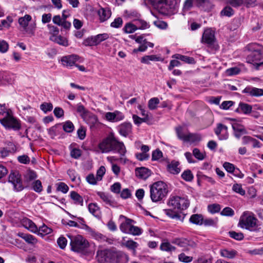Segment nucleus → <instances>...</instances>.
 <instances>
[{"mask_svg":"<svg viewBox=\"0 0 263 263\" xmlns=\"http://www.w3.org/2000/svg\"><path fill=\"white\" fill-rule=\"evenodd\" d=\"M98 148L102 153L117 151L121 156H124L126 152L124 143L117 140L112 134L103 139L99 144Z\"/></svg>","mask_w":263,"mask_h":263,"instance_id":"1","label":"nucleus"},{"mask_svg":"<svg viewBox=\"0 0 263 263\" xmlns=\"http://www.w3.org/2000/svg\"><path fill=\"white\" fill-rule=\"evenodd\" d=\"M167 204L172 209L165 210V213L170 217L174 218L177 215L176 211L173 212L172 210L174 211L185 210L189 206L190 202L188 199L184 197L174 196L170 197Z\"/></svg>","mask_w":263,"mask_h":263,"instance_id":"2","label":"nucleus"},{"mask_svg":"<svg viewBox=\"0 0 263 263\" xmlns=\"http://www.w3.org/2000/svg\"><path fill=\"white\" fill-rule=\"evenodd\" d=\"M150 197L152 201L157 202L162 200L168 194L167 184L163 181H157L150 185Z\"/></svg>","mask_w":263,"mask_h":263,"instance_id":"3","label":"nucleus"},{"mask_svg":"<svg viewBox=\"0 0 263 263\" xmlns=\"http://www.w3.org/2000/svg\"><path fill=\"white\" fill-rule=\"evenodd\" d=\"M257 219L253 213L245 211L241 215L238 222V226L251 231H256L257 228Z\"/></svg>","mask_w":263,"mask_h":263,"instance_id":"4","label":"nucleus"},{"mask_svg":"<svg viewBox=\"0 0 263 263\" xmlns=\"http://www.w3.org/2000/svg\"><path fill=\"white\" fill-rule=\"evenodd\" d=\"M67 236L70 240L71 250L73 252L83 253L89 247V242L82 235L71 236L67 234Z\"/></svg>","mask_w":263,"mask_h":263,"instance_id":"5","label":"nucleus"},{"mask_svg":"<svg viewBox=\"0 0 263 263\" xmlns=\"http://www.w3.org/2000/svg\"><path fill=\"white\" fill-rule=\"evenodd\" d=\"M248 47L251 52L247 56V62L253 64H257L262 58L263 47L256 43L249 44Z\"/></svg>","mask_w":263,"mask_h":263,"instance_id":"6","label":"nucleus"},{"mask_svg":"<svg viewBox=\"0 0 263 263\" xmlns=\"http://www.w3.org/2000/svg\"><path fill=\"white\" fill-rule=\"evenodd\" d=\"M193 3L204 11H209L212 9L213 5L209 0H186L183 5V12L188 11L193 7Z\"/></svg>","mask_w":263,"mask_h":263,"instance_id":"7","label":"nucleus"},{"mask_svg":"<svg viewBox=\"0 0 263 263\" xmlns=\"http://www.w3.org/2000/svg\"><path fill=\"white\" fill-rule=\"evenodd\" d=\"M31 21V16L29 14H25L24 16L18 18V23L25 32L33 34L36 28V23L34 21L29 25V23Z\"/></svg>","mask_w":263,"mask_h":263,"instance_id":"8","label":"nucleus"},{"mask_svg":"<svg viewBox=\"0 0 263 263\" xmlns=\"http://www.w3.org/2000/svg\"><path fill=\"white\" fill-rule=\"evenodd\" d=\"M176 130L178 138L184 142L196 143L199 142L201 140V136L199 134L193 133L185 134L182 132V128L181 127H177Z\"/></svg>","mask_w":263,"mask_h":263,"instance_id":"9","label":"nucleus"},{"mask_svg":"<svg viewBox=\"0 0 263 263\" xmlns=\"http://www.w3.org/2000/svg\"><path fill=\"white\" fill-rule=\"evenodd\" d=\"M0 123L6 128L13 129L14 130H19L21 128V124L9 112L3 119H0Z\"/></svg>","mask_w":263,"mask_h":263,"instance_id":"10","label":"nucleus"},{"mask_svg":"<svg viewBox=\"0 0 263 263\" xmlns=\"http://www.w3.org/2000/svg\"><path fill=\"white\" fill-rule=\"evenodd\" d=\"M8 182L13 185L14 190L17 192L24 189L21 176L17 171L10 172L8 177Z\"/></svg>","mask_w":263,"mask_h":263,"instance_id":"11","label":"nucleus"},{"mask_svg":"<svg viewBox=\"0 0 263 263\" xmlns=\"http://www.w3.org/2000/svg\"><path fill=\"white\" fill-rule=\"evenodd\" d=\"M172 242L182 248L184 251L190 250L191 248H194L197 246L196 243L194 241L185 238H175L172 241Z\"/></svg>","mask_w":263,"mask_h":263,"instance_id":"12","label":"nucleus"},{"mask_svg":"<svg viewBox=\"0 0 263 263\" xmlns=\"http://www.w3.org/2000/svg\"><path fill=\"white\" fill-rule=\"evenodd\" d=\"M108 37L109 35L107 33L99 34L97 35L88 37L85 40L84 44L86 46H96L107 40Z\"/></svg>","mask_w":263,"mask_h":263,"instance_id":"13","label":"nucleus"},{"mask_svg":"<svg viewBox=\"0 0 263 263\" xmlns=\"http://www.w3.org/2000/svg\"><path fill=\"white\" fill-rule=\"evenodd\" d=\"M114 250L106 249L104 250H98L97 252V258L100 263L105 262H111L112 260V254Z\"/></svg>","mask_w":263,"mask_h":263,"instance_id":"14","label":"nucleus"},{"mask_svg":"<svg viewBox=\"0 0 263 263\" xmlns=\"http://www.w3.org/2000/svg\"><path fill=\"white\" fill-rule=\"evenodd\" d=\"M148 1L154 8L162 13H165L163 10V8L165 7L169 6L171 8L172 0H148Z\"/></svg>","mask_w":263,"mask_h":263,"instance_id":"15","label":"nucleus"},{"mask_svg":"<svg viewBox=\"0 0 263 263\" xmlns=\"http://www.w3.org/2000/svg\"><path fill=\"white\" fill-rule=\"evenodd\" d=\"M119 219L120 220L122 219H124V221L122 222L120 226V230L124 233H128V231L132 226V222H134V220L122 215L120 216Z\"/></svg>","mask_w":263,"mask_h":263,"instance_id":"16","label":"nucleus"},{"mask_svg":"<svg viewBox=\"0 0 263 263\" xmlns=\"http://www.w3.org/2000/svg\"><path fill=\"white\" fill-rule=\"evenodd\" d=\"M112 260L111 262L126 263L128 260V257L125 254L118 251H113Z\"/></svg>","mask_w":263,"mask_h":263,"instance_id":"17","label":"nucleus"},{"mask_svg":"<svg viewBox=\"0 0 263 263\" xmlns=\"http://www.w3.org/2000/svg\"><path fill=\"white\" fill-rule=\"evenodd\" d=\"M242 92V93H247L251 97H258L263 96V89L252 86H247Z\"/></svg>","mask_w":263,"mask_h":263,"instance_id":"18","label":"nucleus"},{"mask_svg":"<svg viewBox=\"0 0 263 263\" xmlns=\"http://www.w3.org/2000/svg\"><path fill=\"white\" fill-rule=\"evenodd\" d=\"M79 57L75 54L63 57L61 59V63L63 65L66 67H71L75 65L76 62L78 60Z\"/></svg>","mask_w":263,"mask_h":263,"instance_id":"19","label":"nucleus"},{"mask_svg":"<svg viewBox=\"0 0 263 263\" xmlns=\"http://www.w3.org/2000/svg\"><path fill=\"white\" fill-rule=\"evenodd\" d=\"M83 119L89 126L91 129L95 128L98 123L97 117L90 112H89Z\"/></svg>","mask_w":263,"mask_h":263,"instance_id":"20","label":"nucleus"},{"mask_svg":"<svg viewBox=\"0 0 263 263\" xmlns=\"http://www.w3.org/2000/svg\"><path fill=\"white\" fill-rule=\"evenodd\" d=\"M120 134L124 137L127 136L132 131V125L129 122H124L118 127Z\"/></svg>","mask_w":263,"mask_h":263,"instance_id":"21","label":"nucleus"},{"mask_svg":"<svg viewBox=\"0 0 263 263\" xmlns=\"http://www.w3.org/2000/svg\"><path fill=\"white\" fill-rule=\"evenodd\" d=\"M22 224L29 231L36 233L38 232V228L36 224L30 219L24 218L21 221Z\"/></svg>","mask_w":263,"mask_h":263,"instance_id":"22","label":"nucleus"},{"mask_svg":"<svg viewBox=\"0 0 263 263\" xmlns=\"http://www.w3.org/2000/svg\"><path fill=\"white\" fill-rule=\"evenodd\" d=\"M81 228L82 229L85 230L90 235H91L93 238H95L96 239L98 240H105V237L104 236H103L102 234L95 231V230L90 228L86 224L82 223Z\"/></svg>","mask_w":263,"mask_h":263,"instance_id":"23","label":"nucleus"},{"mask_svg":"<svg viewBox=\"0 0 263 263\" xmlns=\"http://www.w3.org/2000/svg\"><path fill=\"white\" fill-rule=\"evenodd\" d=\"M219 253L221 256L228 259H233L238 254L236 250L230 248L221 249Z\"/></svg>","mask_w":263,"mask_h":263,"instance_id":"24","label":"nucleus"},{"mask_svg":"<svg viewBox=\"0 0 263 263\" xmlns=\"http://www.w3.org/2000/svg\"><path fill=\"white\" fill-rule=\"evenodd\" d=\"M215 36L214 32L208 29L204 30L202 37V42L208 44H212L214 41Z\"/></svg>","mask_w":263,"mask_h":263,"instance_id":"25","label":"nucleus"},{"mask_svg":"<svg viewBox=\"0 0 263 263\" xmlns=\"http://www.w3.org/2000/svg\"><path fill=\"white\" fill-rule=\"evenodd\" d=\"M122 243L123 246L130 250L134 255L136 254V249L139 246V244L137 242L132 239L125 240L123 239Z\"/></svg>","mask_w":263,"mask_h":263,"instance_id":"26","label":"nucleus"},{"mask_svg":"<svg viewBox=\"0 0 263 263\" xmlns=\"http://www.w3.org/2000/svg\"><path fill=\"white\" fill-rule=\"evenodd\" d=\"M136 176L141 179H146L151 175V171L147 168L142 167L135 170Z\"/></svg>","mask_w":263,"mask_h":263,"instance_id":"27","label":"nucleus"},{"mask_svg":"<svg viewBox=\"0 0 263 263\" xmlns=\"http://www.w3.org/2000/svg\"><path fill=\"white\" fill-rule=\"evenodd\" d=\"M18 236L29 245L34 246L37 242V239L32 235L20 233L18 234Z\"/></svg>","mask_w":263,"mask_h":263,"instance_id":"28","label":"nucleus"},{"mask_svg":"<svg viewBox=\"0 0 263 263\" xmlns=\"http://www.w3.org/2000/svg\"><path fill=\"white\" fill-rule=\"evenodd\" d=\"M98 15H99L100 20L103 22L108 20L111 16V13L110 10L108 9L101 8L98 10Z\"/></svg>","mask_w":263,"mask_h":263,"instance_id":"29","label":"nucleus"},{"mask_svg":"<svg viewBox=\"0 0 263 263\" xmlns=\"http://www.w3.org/2000/svg\"><path fill=\"white\" fill-rule=\"evenodd\" d=\"M50 40L63 46H68V41L66 38L61 35L50 36Z\"/></svg>","mask_w":263,"mask_h":263,"instance_id":"30","label":"nucleus"},{"mask_svg":"<svg viewBox=\"0 0 263 263\" xmlns=\"http://www.w3.org/2000/svg\"><path fill=\"white\" fill-rule=\"evenodd\" d=\"M179 163L178 161H172L167 165L168 171L173 174H178L180 172V168L178 167Z\"/></svg>","mask_w":263,"mask_h":263,"instance_id":"31","label":"nucleus"},{"mask_svg":"<svg viewBox=\"0 0 263 263\" xmlns=\"http://www.w3.org/2000/svg\"><path fill=\"white\" fill-rule=\"evenodd\" d=\"M189 221L194 224L201 226L203 224V217L201 214H195L190 217Z\"/></svg>","mask_w":263,"mask_h":263,"instance_id":"32","label":"nucleus"},{"mask_svg":"<svg viewBox=\"0 0 263 263\" xmlns=\"http://www.w3.org/2000/svg\"><path fill=\"white\" fill-rule=\"evenodd\" d=\"M88 210L94 216L96 217H100L101 212L99 207L96 203H91L88 205Z\"/></svg>","mask_w":263,"mask_h":263,"instance_id":"33","label":"nucleus"},{"mask_svg":"<svg viewBox=\"0 0 263 263\" xmlns=\"http://www.w3.org/2000/svg\"><path fill=\"white\" fill-rule=\"evenodd\" d=\"M234 135L237 138H239L242 134L246 133V130L242 126L235 123L232 125Z\"/></svg>","mask_w":263,"mask_h":263,"instance_id":"34","label":"nucleus"},{"mask_svg":"<svg viewBox=\"0 0 263 263\" xmlns=\"http://www.w3.org/2000/svg\"><path fill=\"white\" fill-rule=\"evenodd\" d=\"M70 197L73 200L74 204L83 205V199L79 194L74 191H72L70 193Z\"/></svg>","mask_w":263,"mask_h":263,"instance_id":"35","label":"nucleus"},{"mask_svg":"<svg viewBox=\"0 0 263 263\" xmlns=\"http://www.w3.org/2000/svg\"><path fill=\"white\" fill-rule=\"evenodd\" d=\"M252 109V107L250 105L245 103H240L236 111L240 110L245 114H248L251 112Z\"/></svg>","mask_w":263,"mask_h":263,"instance_id":"36","label":"nucleus"},{"mask_svg":"<svg viewBox=\"0 0 263 263\" xmlns=\"http://www.w3.org/2000/svg\"><path fill=\"white\" fill-rule=\"evenodd\" d=\"M52 231V230L50 228H49L46 225L43 224L38 229V232L37 233L39 235L43 237L45 235L50 234Z\"/></svg>","mask_w":263,"mask_h":263,"instance_id":"37","label":"nucleus"},{"mask_svg":"<svg viewBox=\"0 0 263 263\" xmlns=\"http://www.w3.org/2000/svg\"><path fill=\"white\" fill-rule=\"evenodd\" d=\"M138 29V26L136 24L131 23L126 24L123 28V31L126 33H132Z\"/></svg>","mask_w":263,"mask_h":263,"instance_id":"38","label":"nucleus"},{"mask_svg":"<svg viewBox=\"0 0 263 263\" xmlns=\"http://www.w3.org/2000/svg\"><path fill=\"white\" fill-rule=\"evenodd\" d=\"M160 58L156 55H145L142 58L141 62L143 63L149 64L150 61H159Z\"/></svg>","mask_w":263,"mask_h":263,"instance_id":"39","label":"nucleus"},{"mask_svg":"<svg viewBox=\"0 0 263 263\" xmlns=\"http://www.w3.org/2000/svg\"><path fill=\"white\" fill-rule=\"evenodd\" d=\"M13 18L11 16H8L6 19L3 20L0 24L1 28L0 30H2L4 28H9L13 22Z\"/></svg>","mask_w":263,"mask_h":263,"instance_id":"40","label":"nucleus"},{"mask_svg":"<svg viewBox=\"0 0 263 263\" xmlns=\"http://www.w3.org/2000/svg\"><path fill=\"white\" fill-rule=\"evenodd\" d=\"M97 195L106 204L109 205L111 204L112 201L111 200V197L107 194L104 192H98L97 193Z\"/></svg>","mask_w":263,"mask_h":263,"instance_id":"41","label":"nucleus"},{"mask_svg":"<svg viewBox=\"0 0 263 263\" xmlns=\"http://www.w3.org/2000/svg\"><path fill=\"white\" fill-rule=\"evenodd\" d=\"M77 111L79 114L82 119L89 112L86 109L84 106L81 103H79L77 106Z\"/></svg>","mask_w":263,"mask_h":263,"instance_id":"42","label":"nucleus"},{"mask_svg":"<svg viewBox=\"0 0 263 263\" xmlns=\"http://www.w3.org/2000/svg\"><path fill=\"white\" fill-rule=\"evenodd\" d=\"M234 13V10L229 6L225 7L220 12V15L221 16H226L228 17L232 16Z\"/></svg>","mask_w":263,"mask_h":263,"instance_id":"43","label":"nucleus"},{"mask_svg":"<svg viewBox=\"0 0 263 263\" xmlns=\"http://www.w3.org/2000/svg\"><path fill=\"white\" fill-rule=\"evenodd\" d=\"M32 189L36 193H41L43 191L42 182L39 180L33 181L31 185Z\"/></svg>","mask_w":263,"mask_h":263,"instance_id":"44","label":"nucleus"},{"mask_svg":"<svg viewBox=\"0 0 263 263\" xmlns=\"http://www.w3.org/2000/svg\"><path fill=\"white\" fill-rule=\"evenodd\" d=\"M159 100L158 98H153L148 102V107L151 110H154L157 108L158 104L159 103Z\"/></svg>","mask_w":263,"mask_h":263,"instance_id":"45","label":"nucleus"},{"mask_svg":"<svg viewBox=\"0 0 263 263\" xmlns=\"http://www.w3.org/2000/svg\"><path fill=\"white\" fill-rule=\"evenodd\" d=\"M182 178L186 181H191L193 179L194 176L192 172L189 170L184 171L182 175Z\"/></svg>","mask_w":263,"mask_h":263,"instance_id":"46","label":"nucleus"},{"mask_svg":"<svg viewBox=\"0 0 263 263\" xmlns=\"http://www.w3.org/2000/svg\"><path fill=\"white\" fill-rule=\"evenodd\" d=\"M142 230L141 228L132 225L127 234H129L134 236H139L142 234Z\"/></svg>","mask_w":263,"mask_h":263,"instance_id":"47","label":"nucleus"},{"mask_svg":"<svg viewBox=\"0 0 263 263\" xmlns=\"http://www.w3.org/2000/svg\"><path fill=\"white\" fill-rule=\"evenodd\" d=\"M229 236L237 240H241L243 239L244 236L242 233L236 232L235 231H230L229 232Z\"/></svg>","mask_w":263,"mask_h":263,"instance_id":"48","label":"nucleus"},{"mask_svg":"<svg viewBox=\"0 0 263 263\" xmlns=\"http://www.w3.org/2000/svg\"><path fill=\"white\" fill-rule=\"evenodd\" d=\"M63 128L65 132L71 133L74 129V125L71 121H67L63 124Z\"/></svg>","mask_w":263,"mask_h":263,"instance_id":"49","label":"nucleus"},{"mask_svg":"<svg viewBox=\"0 0 263 263\" xmlns=\"http://www.w3.org/2000/svg\"><path fill=\"white\" fill-rule=\"evenodd\" d=\"M133 119L134 121V122L136 125H140L142 122H146L147 121L149 120V118H140L139 116H138L136 115H133Z\"/></svg>","mask_w":263,"mask_h":263,"instance_id":"50","label":"nucleus"},{"mask_svg":"<svg viewBox=\"0 0 263 263\" xmlns=\"http://www.w3.org/2000/svg\"><path fill=\"white\" fill-rule=\"evenodd\" d=\"M193 154L194 157L199 160H203L205 157V154L201 153L197 148H194Z\"/></svg>","mask_w":263,"mask_h":263,"instance_id":"51","label":"nucleus"},{"mask_svg":"<svg viewBox=\"0 0 263 263\" xmlns=\"http://www.w3.org/2000/svg\"><path fill=\"white\" fill-rule=\"evenodd\" d=\"M232 190L234 192L238 193L242 196L244 195L246 193L245 191L242 189L241 185L240 184H234L232 187Z\"/></svg>","mask_w":263,"mask_h":263,"instance_id":"52","label":"nucleus"},{"mask_svg":"<svg viewBox=\"0 0 263 263\" xmlns=\"http://www.w3.org/2000/svg\"><path fill=\"white\" fill-rule=\"evenodd\" d=\"M160 249L164 251H172L175 250V248L167 242L162 243L160 246Z\"/></svg>","mask_w":263,"mask_h":263,"instance_id":"53","label":"nucleus"},{"mask_svg":"<svg viewBox=\"0 0 263 263\" xmlns=\"http://www.w3.org/2000/svg\"><path fill=\"white\" fill-rule=\"evenodd\" d=\"M136 25L138 26V29H145L149 27L147 22L142 20L136 21Z\"/></svg>","mask_w":263,"mask_h":263,"instance_id":"54","label":"nucleus"},{"mask_svg":"<svg viewBox=\"0 0 263 263\" xmlns=\"http://www.w3.org/2000/svg\"><path fill=\"white\" fill-rule=\"evenodd\" d=\"M208 209L209 212L214 214L220 211V206L218 204H212L208 205Z\"/></svg>","mask_w":263,"mask_h":263,"instance_id":"55","label":"nucleus"},{"mask_svg":"<svg viewBox=\"0 0 263 263\" xmlns=\"http://www.w3.org/2000/svg\"><path fill=\"white\" fill-rule=\"evenodd\" d=\"M220 214L225 216H232L234 215V211L231 208L226 207L222 210Z\"/></svg>","mask_w":263,"mask_h":263,"instance_id":"56","label":"nucleus"},{"mask_svg":"<svg viewBox=\"0 0 263 263\" xmlns=\"http://www.w3.org/2000/svg\"><path fill=\"white\" fill-rule=\"evenodd\" d=\"M48 29L49 31V33L51 36H57L59 33V30L57 27L48 24L47 25Z\"/></svg>","mask_w":263,"mask_h":263,"instance_id":"57","label":"nucleus"},{"mask_svg":"<svg viewBox=\"0 0 263 263\" xmlns=\"http://www.w3.org/2000/svg\"><path fill=\"white\" fill-rule=\"evenodd\" d=\"M57 243L59 247L61 249H64L65 248L67 245V240L65 237L63 236H61L58 239Z\"/></svg>","mask_w":263,"mask_h":263,"instance_id":"58","label":"nucleus"},{"mask_svg":"<svg viewBox=\"0 0 263 263\" xmlns=\"http://www.w3.org/2000/svg\"><path fill=\"white\" fill-rule=\"evenodd\" d=\"M40 107L41 109L46 113L52 109L53 105L51 103H44L41 105Z\"/></svg>","mask_w":263,"mask_h":263,"instance_id":"59","label":"nucleus"},{"mask_svg":"<svg viewBox=\"0 0 263 263\" xmlns=\"http://www.w3.org/2000/svg\"><path fill=\"white\" fill-rule=\"evenodd\" d=\"M217 222V219L212 218H203V224L205 226H215Z\"/></svg>","mask_w":263,"mask_h":263,"instance_id":"60","label":"nucleus"},{"mask_svg":"<svg viewBox=\"0 0 263 263\" xmlns=\"http://www.w3.org/2000/svg\"><path fill=\"white\" fill-rule=\"evenodd\" d=\"M226 126L221 124L219 123L217 124V127L215 129V133L216 135L219 138V136L221 135V131L222 130H226Z\"/></svg>","mask_w":263,"mask_h":263,"instance_id":"61","label":"nucleus"},{"mask_svg":"<svg viewBox=\"0 0 263 263\" xmlns=\"http://www.w3.org/2000/svg\"><path fill=\"white\" fill-rule=\"evenodd\" d=\"M123 24L122 19L121 17H118L114 20V21L111 23L110 26L113 28H118L120 27Z\"/></svg>","mask_w":263,"mask_h":263,"instance_id":"62","label":"nucleus"},{"mask_svg":"<svg viewBox=\"0 0 263 263\" xmlns=\"http://www.w3.org/2000/svg\"><path fill=\"white\" fill-rule=\"evenodd\" d=\"M162 157V153L159 149H156L153 152L152 159L153 161L158 160Z\"/></svg>","mask_w":263,"mask_h":263,"instance_id":"63","label":"nucleus"},{"mask_svg":"<svg viewBox=\"0 0 263 263\" xmlns=\"http://www.w3.org/2000/svg\"><path fill=\"white\" fill-rule=\"evenodd\" d=\"M9 48V45L7 42L4 40H0V52H6Z\"/></svg>","mask_w":263,"mask_h":263,"instance_id":"64","label":"nucleus"}]
</instances>
